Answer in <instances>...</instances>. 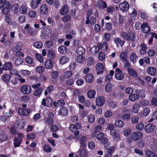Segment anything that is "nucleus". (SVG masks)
<instances>
[{"label":"nucleus","mask_w":157,"mask_h":157,"mask_svg":"<svg viewBox=\"0 0 157 157\" xmlns=\"http://www.w3.org/2000/svg\"><path fill=\"white\" fill-rule=\"evenodd\" d=\"M143 136V134L141 132L136 131L132 133L131 136V138L132 140L134 141H136L141 139Z\"/></svg>","instance_id":"obj_1"},{"label":"nucleus","mask_w":157,"mask_h":157,"mask_svg":"<svg viewBox=\"0 0 157 157\" xmlns=\"http://www.w3.org/2000/svg\"><path fill=\"white\" fill-rule=\"evenodd\" d=\"M129 8V4L126 1H124L121 3L119 5L120 10L123 12L128 11Z\"/></svg>","instance_id":"obj_2"},{"label":"nucleus","mask_w":157,"mask_h":157,"mask_svg":"<svg viewBox=\"0 0 157 157\" xmlns=\"http://www.w3.org/2000/svg\"><path fill=\"white\" fill-rule=\"evenodd\" d=\"M105 98L102 96L98 97L96 100V104L99 107L102 106L105 103Z\"/></svg>","instance_id":"obj_3"},{"label":"nucleus","mask_w":157,"mask_h":157,"mask_svg":"<svg viewBox=\"0 0 157 157\" xmlns=\"http://www.w3.org/2000/svg\"><path fill=\"white\" fill-rule=\"evenodd\" d=\"M95 67L97 74L99 75L103 73L104 70V66L102 63H98L95 65Z\"/></svg>","instance_id":"obj_4"},{"label":"nucleus","mask_w":157,"mask_h":157,"mask_svg":"<svg viewBox=\"0 0 157 157\" xmlns=\"http://www.w3.org/2000/svg\"><path fill=\"white\" fill-rule=\"evenodd\" d=\"M21 90L23 94H28L31 93V88L29 86L25 85L21 87Z\"/></svg>","instance_id":"obj_5"},{"label":"nucleus","mask_w":157,"mask_h":157,"mask_svg":"<svg viewBox=\"0 0 157 157\" xmlns=\"http://www.w3.org/2000/svg\"><path fill=\"white\" fill-rule=\"evenodd\" d=\"M53 101L50 98H47L46 100L44 98L42 100V104L44 106H46L48 107H50L52 104Z\"/></svg>","instance_id":"obj_6"},{"label":"nucleus","mask_w":157,"mask_h":157,"mask_svg":"<svg viewBox=\"0 0 157 157\" xmlns=\"http://www.w3.org/2000/svg\"><path fill=\"white\" fill-rule=\"evenodd\" d=\"M110 135L112 136L113 139L116 141L120 138V136L117 130L116 129L111 130L110 131Z\"/></svg>","instance_id":"obj_7"},{"label":"nucleus","mask_w":157,"mask_h":157,"mask_svg":"<svg viewBox=\"0 0 157 157\" xmlns=\"http://www.w3.org/2000/svg\"><path fill=\"white\" fill-rule=\"evenodd\" d=\"M31 110L29 109L19 108L18 109V112L21 115L27 116L30 113Z\"/></svg>","instance_id":"obj_8"},{"label":"nucleus","mask_w":157,"mask_h":157,"mask_svg":"<svg viewBox=\"0 0 157 157\" xmlns=\"http://www.w3.org/2000/svg\"><path fill=\"white\" fill-rule=\"evenodd\" d=\"M141 28L143 33H147L150 31V28L147 23H144L141 25Z\"/></svg>","instance_id":"obj_9"},{"label":"nucleus","mask_w":157,"mask_h":157,"mask_svg":"<svg viewBox=\"0 0 157 157\" xmlns=\"http://www.w3.org/2000/svg\"><path fill=\"white\" fill-rule=\"evenodd\" d=\"M155 126L154 125L149 124L147 125L144 128L145 131L147 133L152 132L155 129Z\"/></svg>","instance_id":"obj_10"},{"label":"nucleus","mask_w":157,"mask_h":157,"mask_svg":"<svg viewBox=\"0 0 157 157\" xmlns=\"http://www.w3.org/2000/svg\"><path fill=\"white\" fill-rule=\"evenodd\" d=\"M59 75L58 71L53 70L51 71L50 76L53 81H56Z\"/></svg>","instance_id":"obj_11"},{"label":"nucleus","mask_w":157,"mask_h":157,"mask_svg":"<svg viewBox=\"0 0 157 157\" xmlns=\"http://www.w3.org/2000/svg\"><path fill=\"white\" fill-rule=\"evenodd\" d=\"M41 0H32L30 3L31 7L33 9H35L38 7L40 4Z\"/></svg>","instance_id":"obj_12"},{"label":"nucleus","mask_w":157,"mask_h":157,"mask_svg":"<svg viewBox=\"0 0 157 157\" xmlns=\"http://www.w3.org/2000/svg\"><path fill=\"white\" fill-rule=\"evenodd\" d=\"M70 130L72 133L75 136H76L78 135L79 133V132L78 130L75 125L74 124H71L69 127Z\"/></svg>","instance_id":"obj_13"},{"label":"nucleus","mask_w":157,"mask_h":157,"mask_svg":"<svg viewBox=\"0 0 157 157\" xmlns=\"http://www.w3.org/2000/svg\"><path fill=\"white\" fill-rule=\"evenodd\" d=\"M98 48L101 49L104 51H107L108 48V44L106 41L103 42L102 44L98 43Z\"/></svg>","instance_id":"obj_14"},{"label":"nucleus","mask_w":157,"mask_h":157,"mask_svg":"<svg viewBox=\"0 0 157 157\" xmlns=\"http://www.w3.org/2000/svg\"><path fill=\"white\" fill-rule=\"evenodd\" d=\"M147 73L151 75L154 76L156 74V70L153 67H148L147 70Z\"/></svg>","instance_id":"obj_15"},{"label":"nucleus","mask_w":157,"mask_h":157,"mask_svg":"<svg viewBox=\"0 0 157 157\" xmlns=\"http://www.w3.org/2000/svg\"><path fill=\"white\" fill-rule=\"evenodd\" d=\"M53 61L52 60L48 59L44 63V66L47 69H50L52 67Z\"/></svg>","instance_id":"obj_16"},{"label":"nucleus","mask_w":157,"mask_h":157,"mask_svg":"<svg viewBox=\"0 0 157 157\" xmlns=\"http://www.w3.org/2000/svg\"><path fill=\"white\" fill-rule=\"evenodd\" d=\"M140 108V105L139 103H135L132 105V111L134 113H138Z\"/></svg>","instance_id":"obj_17"},{"label":"nucleus","mask_w":157,"mask_h":157,"mask_svg":"<svg viewBox=\"0 0 157 157\" xmlns=\"http://www.w3.org/2000/svg\"><path fill=\"white\" fill-rule=\"evenodd\" d=\"M48 7L45 4H43L40 7V13L42 15L46 14L48 12Z\"/></svg>","instance_id":"obj_18"},{"label":"nucleus","mask_w":157,"mask_h":157,"mask_svg":"<svg viewBox=\"0 0 157 157\" xmlns=\"http://www.w3.org/2000/svg\"><path fill=\"white\" fill-rule=\"evenodd\" d=\"M114 42L116 44L117 46L118 47H119L120 45L121 47L123 46L125 43L124 40H121L120 38L118 37L114 39Z\"/></svg>","instance_id":"obj_19"},{"label":"nucleus","mask_w":157,"mask_h":157,"mask_svg":"<svg viewBox=\"0 0 157 157\" xmlns=\"http://www.w3.org/2000/svg\"><path fill=\"white\" fill-rule=\"evenodd\" d=\"M139 98V94L137 93L134 94L129 95L128 99L132 102L134 101Z\"/></svg>","instance_id":"obj_20"},{"label":"nucleus","mask_w":157,"mask_h":157,"mask_svg":"<svg viewBox=\"0 0 157 157\" xmlns=\"http://www.w3.org/2000/svg\"><path fill=\"white\" fill-rule=\"evenodd\" d=\"M68 11V6L65 5L63 6L60 10V13L63 15L66 14Z\"/></svg>","instance_id":"obj_21"},{"label":"nucleus","mask_w":157,"mask_h":157,"mask_svg":"<svg viewBox=\"0 0 157 157\" xmlns=\"http://www.w3.org/2000/svg\"><path fill=\"white\" fill-rule=\"evenodd\" d=\"M86 81L88 83H90L93 82L94 78L93 75L90 74L87 75L85 78Z\"/></svg>","instance_id":"obj_22"},{"label":"nucleus","mask_w":157,"mask_h":157,"mask_svg":"<svg viewBox=\"0 0 157 157\" xmlns=\"http://www.w3.org/2000/svg\"><path fill=\"white\" fill-rule=\"evenodd\" d=\"M107 7V4L102 0H100L98 2V8L101 10Z\"/></svg>","instance_id":"obj_23"},{"label":"nucleus","mask_w":157,"mask_h":157,"mask_svg":"<svg viewBox=\"0 0 157 157\" xmlns=\"http://www.w3.org/2000/svg\"><path fill=\"white\" fill-rule=\"evenodd\" d=\"M76 52L78 55H82L85 52V49L82 46L78 47L76 50Z\"/></svg>","instance_id":"obj_24"},{"label":"nucleus","mask_w":157,"mask_h":157,"mask_svg":"<svg viewBox=\"0 0 157 157\" xmlns=\"http://www.w3.org/2000/svg\"><path fill=\"white\" fill-rule=\"evenodd\" d=\"M19 11L21 14H26L28 11V8L26 6L22 5L19 8Z\"/></svg>","instance_id":"obj_25"},{"label":"nucleus","mask_w":157,"mask_h":157,"mask_svg":"<svg viewBox=\"0 0 157 157\" xmlns=\"http://www.w3.org/2000/svg\"><path fill=\"white\" fill-rule=\"evenodd\" d=\"M72 75V72L71 71H67L63 72L62 76L64 78H70Z\"/></svg>","instance_id":"obj_26"},{"label":"nucleus","mask_w":157,"mask_h":157,"mask_svg":"<svg viewBox=\"0 0 157 157\" xmlns=\"http://www.w3.org/2000/svg\"><path fill=\"white\" fill-rule=\"evenodd\" d=\"M52 32V30L51 29H47L46 30L44 31V32L43 33V34L44 35V37L41 36V37H42L43 39L48 38L49 37V35L51 34Z\"/></svg>","instance_id":"obj_27"},{"label":"nucleus","mask_w":157,"mask_h":157,"mask_svg":"<svg viewBox=\"0 0 157 157\" xmlns=\"http://www.w3.org/2000/svg\"><path fill=\"white\" fill-rule=\"evenodd\" d=\"M86 63L87 66L89 67L91 66L94 63V59L91 57H89L86 59Z\"/></svg>","instance_id":"obj_28"},{"label":"nucleus","mask_w":157,"mask_h":157,"mask_svg":"<svg viewBox=\"0 0 157 157\" xmlns=\"http://www.w3.org/2000/svg\"><path fill=\"white\" fill-rule=\"evenodd\" d=\"M86 140V137L85 136H83L81 138L79 141L81 147H86V144L85 142Z\"/></svg>","instance_id":"obj_29"},{"label":"nucleus","mask_w":157,"mask_h":157,"mask_svg":"<svg viewBox=\"0 0 157 157\" xmlns=\"http://www.w3.org/2000/svg\"><path fill=\"white\" fill-rule=\"evenodd\" d=\"M145 153L147 157H157L156 154L151 151L149 150H146Z\"/></svg>","instance_id":"obj_30"},{"label":"nucleus","mask_w":157,"mask_h":157,"mask_svg":"<svg viewBox=\"0 0 157 157\" xmlns=\"http://www.w3.org/2000/svg\"><path fill=\"white\" fill-rule=\"evenodd\" d=\"M58 113L59 114L63 116H66L67 114V110L66 107H62L59 110Z\"/></svg>","instance_id":"obj_31"},{"label":"nucleus","mask_w":157,"mask_h":157,"mask_svg":"<svg viewBox=\"0 0 157 157\" xmlns=\"http://www.w3.org/2000/svg\"><path fill=\"white\" fill-rule=\"evenodd\" d=\"M128 72L130 75L134 77L137 76V74L136 71L131 68H128Z\"/></svg>","instance_id":"obj_32"},{"label":"nucleus","mask_w":157,"mask_h":157,"mask_svg":"<svg viewBox=\"0 0 157 157\" xmlns=\"http://www.w3.org/2000/svg\"><path fill=\"white\" fill-rule=\"evenodd\" d=\"M11 78V76L9 74H5L2 76L1 78L3 81L8 82L10 81Z\"/></svg>","instance_id":"obj_33"},{"label":"nucleus","mask_w":157,"mask_h":157,"mask_svg":"<svg viewBox=\"0 0 157 157\" xmlns=\"http://www.w3.org/2000/svg\"><path fill=\"white\" fill-rule=\"evenodd\" d=\"M69 60V58L66 56H62L59 59V62L61 64H64Z\"/></svg>","instance_id":"obj_34"},{"label":"nucleus","mask_w":157,"mask_h":157,"mask_svg":"<svg viewBox=\"0 0 157 157\" xmlns=\"http://www.w3.org/2000/svg\"><path fill=\"white\" fill-rule=\"evenodd\" d=\"M12 67V65L10 62H7L3 65V68L4 70H9Z\"/></svg>","instance_id":"obj_35"},{"label":"nucleus","mask_w":157,"mask_h":157,"mask_svg":"<svg viewBox=\"0 0 157 157\" xmlns=\"http://www.w3.org/2000/svg\"><path fill=\"white\" fill-rule=\"evenodd\" d=\"M105 91L107 93L110 92L112 90V85L110 82L106 84L105 87Z\"/></svg>","instance_id":"obj_36"},{"label":"nucleus","mask_w":157,"mask_h":157,"mask_svg":"<svg viewBox=\"0 0 157 157\" xmlns=\"http://www.w3.org/2000/svg\"><path fill=\"white\" fill-rule=\"evenodd\" d=\"M140 52L141 54H144L146 52L147 46L145 44H142L140 45Z\"/></svg>","instance_id":"obj_37"},{"label":"nucleus","mask_w":157,"mask_h":157,"mask_svg":"<svg viewBox=\"0 0 157 157\" xmlns=\"http://www.w3.org/2000/svg\"><path fill=\"white\" fill-rule=\"evenodd\" d=\"M67 48L64 45L61 46L59 47L58 48V52L61 54H65L67 52Z\"/></svg>","instance_id":"obj_38"},{"label":"nucleus","mask_w":157,"mask_h":157,"mask_svg":"<svg viewBox=\"0 0 157 157\" xmlns=\"http://www.w3.org/2000/svg\"><path fill=\"white\" fill-rule=\"evenodd\" d=\"M21 141L22 140L21 139H19L16 137L14 138L13 140V144L15 147H19Z\"/></svg>","instance_id":"obj_39"},{"label":"nucleus","mask_w":157,"mask_h":157,"mask_svg":"<svg viewBox=\"0 0 157 157\" xmlns=\"http://www.w3.org/2000/svg\"><path fill=\"white\" fill-rule=\"evenodd\" d=\"M47 56L49 58L52 59L55 56L56 53L53 50L50 49L48 50Z\"/></svg>","instance_id":"obj_40"},{"label":"nucleus","mask_w":157,"mask_h":157,"mask_svg":"<svg viewBox=\"0 0 157 157\" xmlns=\"http://www.w3.org/2000/svg\"><path fill=\"white\" fill-rule=\"evenodd\" d=\"M96 94L95 91L93 90H90L87 93L88 97L90 98H93L94 97Z\"/></svg>","instance_id":"obj_41"},{"label":"nucleus","mask_w":157,"mask_h":157,"mask_svg":"<svg viewBox=\"0 0 157 157\" xmlns=\"http://www.w3.org/2000/svg\"><path fill=\"white\" fill-rule=\"evenodd\" d=\"M7 135L3 132L0 133V142L4 141L7 139Z\"/></svg>","instance_id":"obj_42"},{"label":"nucleus","mask_w":157,"mask_h":157,"mask_svg":"<svg viewBox=\"0 0 157 157\" xmlns=\"http://www.w3.org/2000/svg\"><path fill=\"white\" fill-rule=\"evenodd\" d=\"M115 124L116 126L118 127L122 128L124 126V123L122 121L118 120H115Z\"/></svg>","instance_id":"obj_43"},{"label":"nucleus","mask_w":157,"mask_h":157,"mask_svg":"<svg viewBox=\"0 0 157 157\" xmlns=\"http://www.w3.org/2000/svg\"><path fill=\"white\" fill-rule=\"evenodd\" d=\"M9 73L12 75H15L18 77H21V76L18 73V71L16 69H13L10 70L9 71Z\"/></svg>","instance_id":"obj_44"},{"label":"nucleus","mask_w":157,"mask_h":157,"mask_svg":"<svg viewBox=\"0 0 157 157\" xmlns=\"http://www.w3.org/2000/svg\"><path fill=\"white\" fill-rule=\"evenodd\" d=\"M85 60L84 57L82 56V55H79L76 57L75 59L76 62L78 63H82Z\"/></svg>","instance_id":"obj_45"},{"label":"nucleus","mask_w":157,"mask_h":157,"mask_svg":"<svg viewBox=\"0 0 157 157\" xmlns=\"http://www.w3.org/2000/svg\"><path fill=\"white\" fill-rule=\"evenodd\" d=\"M88 155V152L85 148H82L80 150V155L81 157H86Z\"/></svg>","instance_id":"obj_46"},{"label":"nucleus","mask_w":157,"mask_h":157,"mask_svg":"<svg viewBox=\"0 0 157 157\" xmlns=\"http://www.w3.org/2000/svg\"><path fill=\"white\" fill-rule=\"evenodd\" d=\"M34 59L30 56H27L25 59V62L28 64H31L33 63Z\"/></svg>","instance_id":"obj_47"},{"label":"nucleus","mask_w":157,"mask_h":157,"mask_svg":"<svg viewBox=\"0 0 157 157\" xmlns=\"http://www.w3.org/2000/svg\"><path fill=\"white\" fill-rule=\"evenodd\" d=\"M53 87L52 86L50 85L47 87L44 92V95H47L48 93H49L52 91L53 90Z\"/></svg>","instance_id":"obj_48"},{"label":"nucleus","mask_w":157,"mask_h":157,"mask_svg":"<svg viewBox=\"0 0 157 157\" xmlns=\"http://www.w3.org/2000/svg\"><path fill=\"white\" fill-rule=\"evenodd\" d=\"M35 57L36 59L39 61L40 63H42L43 62V57L40 54L38 53L35 54Z\"/></svg>","instance_id":"obj_49"},{"label":"nucleus","mask_w":157,"mask_h":157,"mask_svg":"<svg viewBox=\"0 0 157 157\" xmlns=\"http://www.w3.org/2000/svg\"><path fill=\"white\" fill-rule=\"evenodd\" d=\"M23 62V60L22 59L18 58L15 60L14 63L16 65L18 66L22 63Z\"/></svg>","instance_id":"obj_50"},{"label":"nucleus","mask_w":157,"mask_h":157,"mask_svg":"<svg viewBox=\"0 0 157 157\" xmlns=\"http://www.w3.org/2000/svg\"><path fill=\"white\" fill-rule=\"evenodd\" d=\"M137 58V56L135 53L132 52L130 56V59L131 61L134 63L136 62V60Z\"/></svg>","instance_id":"obj_51"},{"label":"nucleus","mask_w":157,"mask_h":157,"mask_svg":"<svg viewBox=\"0 0 157 157\" xmlns=\"http://www.w3.org/2000/svg\"><path fill=\"white\" fill-rule=\"evenodd\" d=\"M115 78L118 80H122L124 77V76L121 73H117L115 75Z\"/></svg>","instance_id":"obj_52"},{"label":"nucleus","mask_w":157,"mask_h":157,"mask_svg":"<svg viewBox=\"0 0 157 157\" xmlns=\"http://www.w3.org/2000/svg\"><path fill=\"white\" fill-rule=\"evenodd\" d=\"M128 37L130 39H128L127 40L133 41L135 39V34L132 32H130L128 34Z\"/></svg>","instance_id":"obj_53"},{"label":"nucleus","mask_w":157,"mask_h":157,"mask_svg":"<svg viewBox=\"0 0 157 157\" xmlns=\"http://www.w3.org/2000/svg\"><path fill=\"white\" fill-rule=\"evenodd\" d=\"M109 107L111 109L115 108L117 106V102L113 101L109 102Z\"/></svg>","instance_id":"obj_54"},{"label":"nucleus","mask_w":157,"mask_h":157,"mask_svg":"<svg viewBox=\"0 0 157 157\" xmlns=\"http://www.w3.org/2000/svg\"><path fill=\"white\" fill-rule=\"evenodd\" d=\"M136 93L139 94V97L140 96L143 98H144L145 97V92L144 90H137Z\"/></svg>","instance_id":"obj_55"},{"label":"nucleus","mask_w":157,"mask_h":157,"mask_svg":"<svg viewBox=\"0 0 157 157\" xmlns=\"http://www.w3.org/2000/svg\"><path fill=\"white\" fill-rule=\"evenodd\" d=\"M44 70V68L43 66H39L36 67L35 68L36 72L38 73H41L43 72Z\"/></svg>","instance_id":"obj_56"},{"label":"nucleus","mask_w":157,"mask_h":157,"mask_svg":"<svg viewBox=\"0 0 157 157\" xmlns=\"http://www.w3.org/2000/svg\"><path fill=\"white\" fill-rule=\"evenodd\" d=\"M19 7L18 5L16 4L13 5L12 8V10L15 13H17L18 11V8Z\"/></svg>","instance_id":"obj_57"},{"label":"nucleus","mask_w":157,"mask_h":157,"mask_svg":"<svg viewBox=\"0 0 157 157\" xmlns=\"http://www.w3.org/2000/svg\"><path fill=\"white\" fill-rule=\"evenodd\" d=\"M34 45L37 48H41L43 47V44L42 42L38 41L35 43Z\"/></svg>","instance_id":"obj_58"},{"label":"nucleus","mask_w":157,"mask_h":157,"mask_svg":"<svg viewBox=\"0 0 157 157\" xmlns=\"http://www.w3.org/2000/svg\"><path fill=\"white\" fill-rule=\"evenodd\" d=\"M76 64L75 62H71V63L69 66V68L71 71H74L75 70L76 66Z\"/></svg>","instance_id":"obj_59"},{"label":"nucleus","mask_w":157,"mask_h":157,"mask_svg":"<svg viewBox=\"0 0 157 157\" xmlns=\"http://www.w3.org/2000/svg\"><path fill=\"white\" fill-rule=\"evenodd\" d=\"M128 33H127L125 32L122 31L121 33V36L124 40H128V39H130L128 38Z\"/></svg>","instance_id":"obj_60"},{"label":"nucleus","mask_w":157,"mask_h":157,"mask_svg":"<svg viewBox=\"0 0 157 157\" xmlns=\"http://www.w3.org/2000/svg\"><path fill=\"white\" fill-rule=\"evenodd\" d=\"M130 116L127 113H125L122 115L121 118L124 120H128L130 119Z\"/></svg>","instance_id":"obj_61"},{"label":"nucleus","mask_w":157,"mask_h":157,"mask_svg":"<svg viewBox=\"0 0 157 157\" xmlns=\"http://www.w3.org/2000/svg\"><path fill=\"white\" fill-rule=\"evenodd\" d=\"M144 125L143 123H139L136 126V128L139 131L142 130L144 128Z\"/></svg>","instance_id":"obj_62"},{"label":"nucleus","mask_w":157,"mask_h":157,"mask_svg":"<svg viewBox=\"0 0 157 157\" xmlns=\"http://www.w3.org/2000/svg\"><path fill=\"white\" fill-rule=\"evenodd\" d=\"M43 89L42 88L40 87L36 89L34 92V95L35 96H38L40 95L42 91H43Z\"/></svg>","instance_id":"obj_63"},{"label":"nucleus","mask_w":157,"mask_h":157,"mask_svg":"<svg viewBox=\"0 0 157 157\" xmlns=\"http://www.w3.org/2000/svg\"><path fill=\"white\" fill-rule=\"evenodd\" d=\"M36 14V12L34 10H32L29 12L28 13V16L31 18L35 17Z\"/></svg>","instance_id":"obj_64"}]
</instances>
